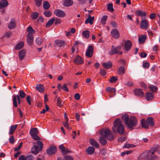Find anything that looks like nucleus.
Returning a JSON list of instances; mask_svg holds the SVG:
<instances>
[{
	"label": "nucleus",
	"instance_id": "1",
	"mask_svg": "<svg viewBox=\"0 0 160 160\" xmlns=\"http://www.w3.org/2000/svg\"><path fill=\"white\" fill-rule=\"evenodd\" d=\"M121 118L128 128H132L137 123V120L134 117H131L129 118L128 115L124 114L122 116Z\"/></svg>",
	"mask_w": 160,
	"mask_h": 160
},
{
	"label": "nucleus",
	"instance_id": "2",
	"mask_svg": "<svg viewBox=\"0 0 160 160\" xmlns=\"http://www.w3.org/2000/svg\"><path fill=\"white\" fill-rule=\"evenodd\" d=\"M113 126L112 127V130L115 132H118L120 134L124 133V127L122 124V122L120 119H115L113 123Z\"/></svg>",
	"mask_w": 160,
	"mask_h": 160
},
{
	"label": "nucleus",
	"instance_id": "3",
	"mask_svg": "<svg viewBox=\"0 0 160 160\" xmlns=\"http://www.w3.org/2000/svg\"><path fill=\"white\" fill-rule=\"evenodd\" d=\"M18 93L19 96L18 95H14L13 96V106L15 107H17L18 106L17 101L19 104L20 103V97L23 98L25 97L26 94L23 91L19 90L18 91Z\"/></svg>",
	"mask_w": 160,
	"mask_h": 160
},
{
	"label": "nucleus",
	"instance_id": "4",
	"mask_svg": "<svg viewBox=\"0 0 160 160\" xmlns=\"http://www.w3.org/2000/svg\"><path fill=\"white\" fill-rule=\"evenodd\" d=\"M99 134L102 137H104L110 140L114 139V137L111 131L108 129H103L99 132Z\"/></svg>",
	"mask_w": 160,
	"mask_h": 160
},
{
	"label": "nucleus",
	"instance_id": "5",
	"mask_svg": "<svg viewBox=\"0 0 160 160\" xmlns=\"http://www.w3.org/2000/svg\"><path fill=\"white\" fill-rule=\"evenodd\" d=\"M141 123L142 127L145 128H147L148 126L153 127L154 125L153 120L152 117L148 118L146 121L145 119H142L141 121Z\"/></svg>",
	"mask_w": 160,
	"mask_h": 160
},
{
	"label": "nucleus",
	"instance_id": "6",
	"mask_svg": "<svg viewBox=\"0 0 160 160\" xmlns=\"http://www.w3.org/2000/svg\"><path fill=\"white\" fill-rule=\"evenodd\" d=\"M36 143L40 146V148L35 145L33 146L31 149L32 153L36 155L38 153L39 151L42 149L43 146L42 142L40 141H37L36 142Z\"/></svg>",
	"mask_w": 160,
	"mask_h": 160
},
{
	"label": "nucleus",
	"instance_id": "7",
	"mask_svg": "<svg viewBox=\"0 0 160 160\" xmlns=\"http://www.w3.org/2000/svg\"><path fill=\"white\" fill-rule=\"evenodd\" d=\"M155 152V150H152L149 152L148 153V155L147 156L148 160H157V157L154 155Z\"/></svg>",
	"mask_w": 160,
	"mask_h": 160
},
{
	"label": "nucleus",
	"instance_id": "8",
	"mask_svg": "<svg viewBox=\"0 0 160 160\" xmlns=\"http://www.w3.org/2000/svg\"><path fill=\"white\" fill-rule=\"evenodd\" d=\"M121 48V46H118L115 47L114 46L112 47L111 50L108 52L109 54L110 55H113L116 53H118V51H119Z\"/></svg>",
	"mask_w": 160,
	"mask_h": 160
},
{
	"label": "nucleus",
	"instance_id": "9",
	"mask_svg": "<svg viewBox=\"0 0 160 160\" xmlns=\"http://www.w3.org/2000/svg\"><path fill=\"white\" fill-rule=\"evenodd\" d=\"M149 23L146 19L142 20L140 24V28L142 29H148V28Z\"/></svg>",
	"mask_w": 160,
	"mask_h": 160
},
{
	"label": "nucleus",
	"instance_id": "10",
	"mask_svg": "<svg viewBox=\"0 0 160 160\" xmlns=\"http://www.w3.org/2000/svg\"><path fill=\"white\" fill-rule=\"evenodd\" d=\"M93 52V47L92 46L89 45L87 48L86 52V55L89 58L92 57Z\"/></svg>",
	"mask_w": 160,
	"mask_h": 160
},
{
	"label": "nucleus",
	"instance_id": "11",
	"mask_svg": "<svg viewBox=\"0 0 160 160\" xmlns=\"http://www.w3.org/2000/svg\"><path fill=\"white\" fill-rule=\"evenodd\" d=\"M54 14L57 16L60 17H63L66 15V14L63 11L59 10H56L54 12Z\"/></svg>",
	"mask_w": 160,
	"mask_h": 160
},
{
	"label": "nucleus",
	"instance_id": "12",
	"mask_svg": "<svg viewBox=\"0 0 160 160\" xmlns=\"http://www.w3.org/2000/svg\"><path fill=\"white\" fill-rule=\"evenodd\" d=\"M8 28L10 29L14 28L16 26V21L15 19H11V21L7 24Z\"/></svg>",
	"mask_w": 160,
	"mask_h": 160
},
{
	"label": "nucleus",
	"instance_id": "13",
	"mask_svg": "<svg viewBox=\"0 0 160 160\" xmlns=\"http://www.w3.org/2000/svg\"><path fill=\"white\" fill-rule=\"evenodd\" d=\"M134 92L135 95L137 96L142 97L144 96V92L141 89H135L134 90Z\"/></svg>",
	"mask_w": 160,
	"mask_h": 160
},
{
	"label": "nucleus",
	"instance_id": "14",
	"mask_svg": "<svg viewBox=\"0 0 160 160\" xmlns=\"http://www.w3.org/2000/svg\"><path fill=\"white\" fill-rule=\"evenodd\" d=\"M56 152V148L55 147L52 146L47 150V153L49 155L54 154Z\"/></svg>",
	"mask_w": 160,
	"mask_h": 160
},
{
	"label": "nucleus",
	"instance_id": "15",
	"mask_svg": "<svg viewBox=\"0 0 160 160\" xmlns=\"http://www.w3.org/2000/svg\"><path fill=\"white\" fill-rule=\"evenodd\" d=\"M112 37L115 39H118L119 37V33L118 30L116 29H112L111 31Z\"/></svg>",
	"mask_w": 160,
	"mask_h": 160
},
{
	"label": "nucleus",
	"instance_id": "16",
	"mask_svg": "<svg viewBox=\"0 0 160 160\" xmlns=\"http://www.w3.org/2000/svg\"><path fill=\"white\" fill-rule=\"evenodd\" d=\"M27 42L29 46L32 45L33 42V36L31 34H28L27 36Z\"/></svg>",
	"mask_w": 160,
	"mask_h": 160
},
{
	"label": "nucleus",
	"instance_id": "17",
	"mask_svg": "<svg viewBox=\"0 0 160 160\" xmlns=\"http://www.w3.org/2000/svg\"><path fill=\"white\" fill-rule=\"evenodd\" d=\"M132 46V43L131 42L127 40L125 42L124 44V49L126 51H128L129 50Z\"/></svg>",
	"mask_w": 160,
	"mask_h": 160
},
{
	"label": "nucleus",
	"instance_id": "18",
	"mask_svg": "<svg viewBox=\"0 0 160 160\" xmlns=\"http://www.w3.org/2000/svg\"><path fill=\"white\" fill-rule=\"evenodd\" d=\"M9 5L8 2L7 0H2L0 2V9L6 8Z\"/></svg>",
	"mask_w": 160,
	"mask_h": 160
},
{
	"label": "nucleus",
	"instance_id": "19",
	"mask_svg": "<svg viewBox=\"0 0 160 160\" xmlns=\"http://www.w3.org/2000/svg\"><path fill=\"white\" fill-rule=\"evenodd\" d=\"M106 90L107 92H109L110 94H113V95H109V96L110 98L112 97L113 95H115L116 94V89L114 88L109 87L107 88Z\"/></svg>",
	"mask_w": 160,
	"mask_h": 160
},
{
	"label": "nucleus",
	"instance_id": "20",
	"mask_svg": "<svg viewBox=\"0 0 160 160\" xmlns=\"http://www.w3.org/2000/svg\"><path fill=\"white\" fill-rule=\"evenodd\" d=\"M136 15L138 16L141 17H145L146 16V13L145 12L142 10H138L135 11Z\"/></svg>",
	"mask_w": 160,
	"mask_h": 160
},
{
	"label": "nucleus",
	"instance_id": "21",
	"mask_svg": "<svg viewBox=\"0 0 160 160\" xmlns=\"http://www.w3.org/2000/svg\"><path fill=\"white\" fill-rule=\"evenodd\" d=\"M147 36L145 35H142L138 37V42L139 43H143L146 39Z\"/></svg>",
	"mask_w": 160,
	"mask_h": 160
},
{
	"label": "nucleus",
	"instance_id": "22",
	"mask_svg": "<svg viewBox=\"0 0 160 160\" xmlns=\"http://www.w3.org/2000/svg\"><path fill=\"white\" fill-rule=\"evenodd\" d=\"M94 20V17H91L90 15H89L88 18L85 21V23L86 24L89 23L91 25H92L93 23Z\"/></svg>",
	"mask_w": 160,
	"mask_h": 160
},
{
	"label": "nucleus",
	"instance_id": "23",
	"mask_svg": "<svg viewBox=\"0 0 160 160\" xmlns=\"http://www.w3.org/2000/svg\"><path fill=\"white\" fill-rule=\"evenodd\" d=\"M145 98L147 101H151L153 99L154 97L151 93L147 92L145 95Z\"/></svg>",
	"mask_w": 160,
	"mask_h": 160
},
{
	"label": "nucleus",
	"instance_id": "24",
	"mask_svg": "<svg viewBox=\"0 0 160 160\" xmlns=\"http://www.w3.org/2000/svg\"><path fill=\"white\" fill-rule=\"evenodd\" d=\"M74 62L76 64H82L83 62V61L82 58L79 56H78L74 60Z\"/></svg>",
	"mask_w": 160,
	"mask_h": 160
},
{
	"label": "nucleus",
	"instance_id": "25",
	"mask_svg": "<svg viewBox=\"0 0 160 160\" xmlns=\"http://www.w3.org/2000/svg\"><path fill=\"white\" fill-rule=\"evenodd\" d=\"M89 142L92 145L95 147L96 148H99V145L95 140L92 139H90Z\"/></svg>",
	"mask_w": 160,
	"mask_h": 160
},
{
	"label": "nucleus",
	"instance_id": "26",
	"mask_svg": "<svg viewBox=\"0 0 160 160\" xmlns=\"http://www.w3.org/2000/svg\"><path fill=\"white\" fill-rule=\"evenodd\" d=\"M55 42L57 46L59 47L64 46L65 44V41L61 40H56Z\"/></svg>",
	"mask_w": 160,
	"mask_h": 160
},
{
	"label": "nucleus",
	"instance_id": "27",
	"mask_svg": "<svg viewBox=\"0 0 160 160\" xmlns=\"http://www.w3.org/2000/svg\"><path fill=\"white\" fill-rule=\"evenodd\" d=\"M82 34L84 38L88 39L89 37L90 32L88 30L84 31L82 32Z\"/></svg>",
	"mask_w": 160,
	"mask_h": 160
},
{
	"label": "nucleus",
	"instance_id": "28",
	"mask_svg": "<svg viewBox=\"0 0 160 160\" xmlns=\"http://www.w3.org/2000/svg\"><path fill=\"white\" fill-rule=\"evenodd\" d=\"M18 125L17 124L12 125L10 128L9 134V135H12L14 133L15 130L16 129Z\"/></svg>",
	"mask_w": 160,
	"mask_h": 160
},
{
	"label": "nucleus",
	"instance_id": "29",
	"mask_svg": "<svg viewBox=\"0 0 160 160\" xmlns=\"http://www.w3.org/2000/svg\"><path fill=\"white\" fill-rule=\"evenodd\" d=\"M86 151L88 154L91 155L94 152L95 148L89 146L87 149Z\"/></svg>",
	"mask_w": 160,
	"mask_h": 160
},
{
	"label": "nucleus",
	"instance_id": "30",
	"mask_svg": "<svg viewBox=\"0 0 160 160\" xmlns=\"http://www.w3.org/2000/svg\"><path fill=\"white\" fill-rule=\"evenodd\" d=\"M73 4L72 0H65L64 3V5L65 7H69L72 6Z\"/></svg>",
	"mask_w": 160,
	"mask_h": 160
},
{
	"label": "nucleus",
	"instance_id": "31",
	"mask_svg": "<svg viewBox=\"0 0 160 160\" xmlns=\"http://www.w3.org/2000/svg\"><path fill=\"white\" fill-rule=\"evenodd\" d=\"M25 53V51L24 50H22L19 51V57L20 60H22L24 59Z\"/></svg>",
	"mask_w": 160,
	"mask_h": 160
},
{
	"label": "nucleus",
	"instance_id": "32",
	"mask_svg": "<svg viewBox=\"0 0 160 160\" xmlns=\"http://www.w3.org/2000/svg\"><path fill=\"white\" fill-rule=\"evenodd\" d=\"M36 88L40 92H43L44 90V88L43 85L39 84L36 87Z\"/></svg>",
	"mask_w": 160,
	"mask_h": 160
},
{
	"label": "nucleus",
	"instance_id": "33",
	"mask_svg": "<svg viewBox=\"0 0 160 160\" xmlns=\"http://www.w3.org/2000/svg\"><path fill=\"white\" fill-rule=\"evenodd\" d=\"M24 43L23 42H21L17 44L15 48L17 50H19L22 48L24 46Z\"/></svg>",
	"mask_w": 160,
	"mask_h": 160
},
{
	"label": "nucleus",
	"instance_id": "34",
	"mask_svg": "<svg viewBox=\"0 0 160 160\" xmlns=\"http://www.w3.org/2000/svg\"><path fill=\"white\" fill-rule=\"evenodd\" d=\"M55 20V19L54 18H53L52 19L49 20L46 24V27L48 28L51 26L54 22Z\"/></svg>",
	"mask_w": 160,
	"mask_h": 160
},
{
	"label": "nucleus",
	"instance_id": "35",
	"mask_svg": "<svg viewBox=\"0 0 160 160\" xmlns=\"http://www.w3.org/2000/svg\"><path fill=\"white\" fill-rule=\"evenodd\" d=\"M43 7L44 9L48 10L49 8L50 5L48 1H44L43 3Z\"/></svg>",
	"mask_w": 160,
	"mask_h": 160
},
{
	"label": "nucleus",
	"instance_id": "36",
	"mask_svg": "<svg viewBox=\"0 0 160 160\" xmlns=\"http://www.w3.org/2000/svg\"><path fill=\"white\" fill-rule=\"evenodd\" d=\"M102 65L106 69L110 68L112 66V63L110 62L103 63Z\"/></svg>",
	"mask_w": 160,
	"mask_h": 160
},
{
	"label": "nucleus",
	"instance_id": "37",
	"mask_svg": "<svg viewBox=\"0 0 160 160\" xmlns=\"http://www.w3.org/2000/svg\"><path fill=\"white\" fill-rule=\"evenodd\" d=\"M125 69L124 67L121 66L118 70V73L120 75H122L125 73Z\"/></svg>",
	"mask_w": 160,
	"mask_h": 160
},
{
	"label": "nucleus",
	"instance_id": "38",
	"mask_svg": "<svg viewBox=\"0 0 160 160\" xmlns=\"http://www.w3.org/2000/svg\"><path fill=\"white\" fill-rule=\"evenodd\" d=\"M30 133L31 135L38 134V129L36 128H34L31 129Z\"/></svg>",
	"mask_w": 160,
	"mask_h": 160
},
{
	"label": "nucleus",
	"instance_id": "39",
	"mask_svg": "<svg viewBox=\"0 0 160 160\" xmlns=\"http://www.w3.org/2000/svg\"><path fill=\"white\" fill-rule=\"evenodd\" d=\"M99 142L102 145H104L107 143V141L106 139L102 137H100Z\"/></svg>",
	"mask_w": 160,
	"mask_h": 160
},
{
	"label": "nucleus",
	"instance_id": "40",
	"mask_svg": "<svg viewBox=\"0 0 160 160\" xmlns=\"http://www.w3.org/2000/svg\"><path fill=\"white\" fill-rule=\"evenodd\" d=\"M149 88L150 90L153 92H156L157 90V87L154 85H151L149 86Z\"/></svg>",
	"mask_w": 160,
	"mask_h": 160
},
{
	"label": "nucleus",
	"instance_id": "41",
	"mask_svg": "<svg viewBox=\"0 0 160 160\" xmlns=\"http://www.w3.org/2000/svg\"><path fill=\"white\" fill-rule=\"evenodd\" d=\"M118 79V78L117 77L112 76L110 78L109 82L112 83H114L117 81Z\"/></svg>",
	"mask_w": 160,
	"mask_h": 160
},
{
	"label": "nucleus",
	"instance_id": "42",
	"mask_svg": "<svg viewBox=\"0 0 160 160\" xmlns=\"http://www.w3.org/2000/svg\"><path fill=\"white\" fill-rule=\"evenodd\" d=\"M107 8L108 10L110 12H112L114 11V9L113 8V4L112 3L108 4Z\"/></svg>",
	"mask_w": 160,
	"mask_h": 160
},
{
	"label": "nucleus",
	"instance_id": "43",
	"mask_svg": "<svg viewBox=\"0 0 160 160\" xmlns=\"http://www.w3.org/2000/svg\"><path fill=\"white\" fill-rule=\"evenodd\" d=\"M35 2V5L38 7H39L41 6L42 4V2L43 0H34Z\"/></svg>",
	"mask_w": 160,
	"mask_h": 160
},
{
	"label": "nucleus",
	"instance_id": "44",
	"mask_svg": "<svg viewBox=\"0 0 160 160\" xmlns=\"http://www.w3.org/2000/svg\"><path fill=\"white\" fill-rule=\"evenodd\" d=\"M36 41L38 45H40L42 44V42L43 41V40L42 38H41L40 37H38L36 39Z\"/></svg>",
	"mask_w": 160,
	"mask_h": 160
},
{
	"label": "nucleus",
	"instance_id": "45",
	"mask_svg": "<svg viewBox=\"0 0 160 160\" xmlns=\"http://www.w3.org/2000/svg\"><path fill=\"white\" fill-rule=\"evenodd\" d=\"M27 31L28 32V34H32L34 33V31L32 28L31 27H29L27 30Z\"/></svg>",
	"mask_w": 160,
	"mask_h": 160
},
{
	"label": "nucleus",
	"instance_id": "46",
	"mask_svg": "<svg viewBox=\"0 0 160 160\" xmlns=\"http://www.w3.org/2000/svg\"><path fill=\"white\" fill-rule=\"evenodd\" d=\"M108 17L106 15H104L102 16L101 19V23L103 24L106 23Z\"/></svg>",
	"mask_w": 160,
	"mask_h": 160
},
{
	"label": "nucleus",
	"instance_id": "47",
	"mask_svg": "<svg viewBox=\"0 0 160 160\" xmlns=\"http://www.w3.org/2000/svg\"><path fill=\"white\" fill-rule=\"evenodd\" d=\"M136 147V146L133 144H127L124 145L123 146V148H133Z\"/></svg>",
	"mask_w": 160,
	"mask_h": 160
},
{
	"label": "nucleus",
	"instance_id": "48",
	"mask_svg": "<svg viewBox=\"0 0 160 160\" xmlns=\"http://www.w3.org/2000/svg\"><path fill=\"white\" fill-rule=\"evenodd\" d=\"M57 104L60 107H61L62 105V101L61 100L60 98L58 97L57 99Z\"/></svg>",
	"mask_w": 160,
	"mask_h": 160
},
{
	"label": "nucleus",
	"instance_id": "49",
	"mask_svg": "<svg viewBox=\"0 0 160 160\" xmlns=\"http://www.w3.org/2000/svg\"><path fill=\"white\" fill-rule=\"evenodd\" d=\"M39 16V13L38 12H33L32 13V18L33 19H36Z\"/></svg>",
	"mask_w": 160,
	"mask_h": 160
},
{
	"label": "nucleus",
	"instance_id": "50",
	"mask_svg": "<svg viewBox=\"0 0 160 160\" xmlns=\"http://www.w3.org/2000/svg\"><path fill=\"white\" fill-rule=\"evenodd\" d=\"M12 33V32L10 31H8V32H6L4 34V35L3 36V38L9 37L11 36Z\"/></svg>",
	"mask_w": 160,
	"mask_h": 160
},
{
	"label": "nucleus",
	"instance_id": "51",
	"mask_svg": "<svg viewBox=\"0 0 160 160\" xmlns=\"http://www.w3.org/2000/svg\"><path fill=\"white\" fill-rule=\"evenodd\" d=\"M43 14L46 17H49L51 16L52 13L49 11H45L44 12Z\"/></svg>",
	"mask_w": 160,
	"mask_h": 160
},
{
	"label": "nucleus",
	"instance_id": "52",
	"mask_svg": "<svg viewBox=\"0 0 160 160\" xmlns=\"http://www.w3.org/2000/svg\"><path fill=\"white\" fill-rule=\"evenodd\" d=\"M63 160H74L73 158L70 156H66L63 158Z\"/></svg>",
	"mask_w": 160,
	"mask_h": 160
},
{
	"label": "nucleus",
	"instance_id": "53",
	"mask_svg": "<svg viewBox=\"0 0 160 160\" xmlns=\"http://www.w3.org/2000/svg\"><path fill=\"white\" fill-rule=\"evenodd\" d=\"M63 125L68 129L70 130L71 129V128L69 127V124L68 123V121H66L65 122L63 123Z\"/></svg>",
	"mask_w": 160,
	"mask_h": 160
},
{
	"label": "nucleus",
	"instance_id": "54",
	"mask_svg": "<svg viewBox=\"0 0 160 160\" xmlns=\"http://www.w3.org/2000/svg\"><path fill=\"white\" fill-rule=\"evenodd\" d=\"M32 138L35 140H39L40 139V138L37 135V134L31 135Z\"/></svg>",
	"mask_w": 160,
	"mask_h": 160
},
{
	"label": "nucleus",
	"instance_id": "55",
	"mask_svg": "<svg viewBox=\"0 0 160 160\" xmlns=\"http://www.w3.org/2000/svg\"><path fill=\"white\" fill-rule=\"evenodd\" d=\"M9 141L10 143L13 144L14 142V138L13 136H11L9 138Z\"/></svg>",
	"mask_w": 160,
	"mask_h": 160
},
{
	"label": "nucleus",
	"instance_id": "56",
	"mask_svg": "<svg viewBox=\"0 0 160 160\" xmlns=\"http://www.w3.org/2000/svg\"><path fill=\"white\" fill-rule=\"evenodd\" d=\"M62 88L64 91L68 92V90L67 87V84H65L63 85L62 87Z\"/></svg>",
	"mask_w": 160,
	"mask_h": 160
},
{
	"label": "nucleus",
	"instance_id": "57",
	"mask_svg": "<svg viewBox=\"0 0 160 160\" xmlns=\"http://www.w3.org/2000/svg\"><path fill=\"white\" fill-rule=\"evenodd\" d=\"M140 85L141 87L143 88L144 89H146L147 88L146 84L143 82H140Z\"/></svg>",
	"mask_w": 160,
	"mask_h": 160
},
{
	"label": "nucleus",
	"instance_id": "58",
	"mask_svg": "<svg viewBox=\"0 0 160 160\" xmlns=\"http://www.w3.org/2000/svg\"><path fill=\"white\" fill-rule=\"evenodd\" d=\"M22 142H20V143L19 145L18 146L17 148H14V151H18L21 148V147H22Z\"/></svg>",
	"mask_w": 160,
	"mask_h": 160
},
{
	"label": "nucleus",
	"instance_id": "59",
	"mask_svg": "<svg viewBox=\"0 0 160 160\" xmlns=\"http://www.w3.org/2000/svg\"><path fill=\"white\" fill-rule=\"evenodd\" d=\"M33 157L32 155H28L26 157L25 160H33Z\"/></svg>",
	"mask_w": 160,
	"mask_h": 160
},
{
	"label": "nucleus",
	"instance_id": "60",
	"mask_svg": "<svg viewBox=\"0 0 160 160\" xmlns=\"http://www.w3.org/2000/svg\"><path fill=\"white\" fill-rule=\"evenodd\" d=\"M126 139L124 137H121L118 138V141L119 142H122L125 141Z\"/></svg>",
	"mask_w": 160,
	"mask_h": 160
},
{
	"label": "nucleus",
	"instance_id": "61",
	"mask_svg": "<svg viewBox=\"0 0 160 160\" xmlns=\"http://www.w3.org/2000/svg\"><path fill=\"white\" fill-rule=\"evenodd\" d=\"M55 24H60L61 23V21L59 18H56L55 20Z\"/></svg>",
	"mask_w": 160,
	"mask_h": 160
},
{
	"label": "nucleus",
	"instance_id": "62",
	"mask_svg": "<svg viewBox=\"0 0 160 160\" xmlns=\"http://www.w3.org/2000/svg\"><path fill=\"white\" fill-rule=\"evenodd\" d=\"M80 96L78 93H77L75 95V99L76 100H78L80 98Z\"/></svg>",
	"mask_w": 160,
	"mask_h": 160
},
{
	"label": "nucleus",
	"instance_id": "63",
	"mask_svg": "<svg viewBox=\"0 0 160 160\" xmlns=\"http://www.w3.org/2000/svg\"><path fill=\"white\" fill-rule=\"evenodd\" d=\"M26 100L28 102L29 104V105H31V98L30 96H28L26 98Z\"/></svg>",
	"mask_w": 160,
	"mask_h": 160
},
{
	"label": "nucleus",
	"instance_id": "64",
	"mask_svg": "<svg viewBox=\"0 0 160 160\" xmlns=\"http://www.w3.org/2000/svg\"><path fill=\"white\" fill-rule=\"evenodd\" d=\"M143 66L144 68H148L149 67V64L147 62L143 63Z\"/></svg>",
	"mask_w": 160,
	"mask_h": 160
}]
</instances>
